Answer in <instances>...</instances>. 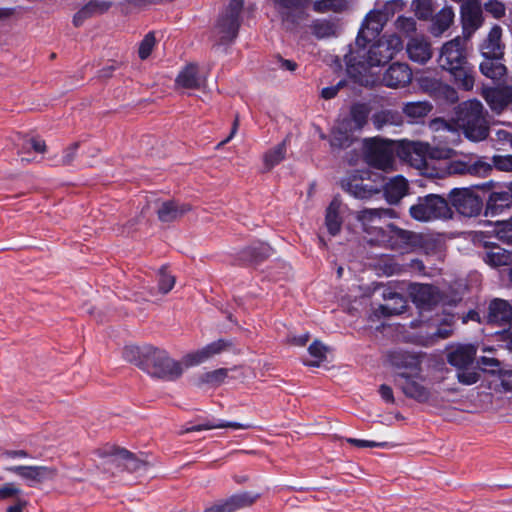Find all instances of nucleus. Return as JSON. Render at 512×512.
<instances>
[{
    "label": "nucleus",
    "mask_w": 512,
    "mask_h": 512,
    "mask_svg": "<svg viewBox=\"0 0 512 512\" xmlns=\"http://www.w3.org/2000/svg\"><path fill=\"white\" fill-rule=\"evenodd\" d=\"M243 4L244 0H231L227 11L219 18L215 32L223 43L231 41L236 37L239 27L238 17Z\"/></svg>",
    "instance_id": "9d476101"
},
{
    "label": "nucleus",
    "mask_w": 512,
    "mask_h": 512,
    "mask_svg": "<svg viewBox=\"0 0 512 512\" xmlns=\"http://www.w3.org/2000/svg\"><path fill=\"white\" fill-rule=\"evenodd\" d=\"M408 57L413 62L426 63L432 57V49L423 35L411 36L406 45Z\"/></svg>",
    "instance_id": "4be33fe9"
},
{
    "label": "nucleus",
    "mask_w": 512,
    "mask_h": 512,
    "mask_svg": "<svg viewBox=\"0 0 512 512\" xmlns=\"http://www.w3.org/2000/svg\"><path fill=\"white\" fill-rule=\"evenodd\" d=\"M395 26L398 31L407 36H410L412 33L416 31V22L411 17H399L396 20Z\"/></svg>",
    "instance_id": "3c124183"
},
{
    "label": "nucleus",
    "mask_w": 512,
    "mask_h": 512,
    "mask_svg": "<svg viewBox=\"0 0 512 512\" xmlns=\"http://www.w3.org/2000/svg\"><path fill=\"white\" fill-rule=\"evenodd\" d=\"M8 470L31 483L44 481L54 475V471L46 466H14Z\"/></svg>",
    "instance_id": "cd10ccee"
},
{
    "label": "nucleus",
    "mask_w": 512,
    "mask_h": 512,
    "mask_svg": "<svg viewBox=\"0 0 512 512\" xmlns=\"http://www.w3.org/2000/svg\"><path fill=\"white\" fill-rule=\"evenodd\" d=\"M478 364L482 367L484 371L495 372L499 369L500 363L496 358L493 357H481L478 360Z\"/></svg>",
    "instance_id": "13d9d810"
},
{
    "label": "nucleus",
    "mask_w": 512,
    "mask_h": 512,
    "mask_svg": "<svg viewBox=\"0 0 512 512\" xmlns=\"http://www.w3.org/2000/svg\"><path fill=\"white\" fill-rule=\"evenodd\" d=\"M348 207L339 197H334L326 208L325 226L332 236L340 233Z\"/></svg>",
    "instance_id": "a211bd4d"
},
{
    "label": "nucleus",
    "mask_w": 512,
    "mask_h": 512,
    "mask_svg": "<svg viewBox=\"0 0 512 512\" xmlns=\"http://www.w3.org/2000/svg\"><path fill=\"white\" fill-rule=\"evenodd\" d=\"M228 346L229 344L226 341L222 339L217 340L206 345L202 349L186 354L183 357V363L185 367H193L202 364L226 350Z\"/></svg>",
    "instance_id": "aec40b11"
},
{
    "label": "nucleus",
    "mask_w": 512,
    "mask_h": 512,
    "mask_svg": "<svg viewBox=\"0 0 512 512\" xmlns=\"http://www.w3.org/2000/svg\"><path fill=\"white\" fill-rule=\"evenodd\" d=\"M409 296L419 310H429L439 300L438 291L431 285L411 284Z\"/></svg>",
    "instance_id": "6ab92c4d"
},
{
    "label": "nucleus",
    "mask_w": 512,
    "mask_h": 512,
    "mask_svg": "<svg viewBox=\"0 0 512 512\" xmlns=\"http://www.w3.org/2000/svg\"><path fill=\"white\" fill-rule=\"evenodd\" d=\"M402 152L410 165L419 170L427 167L428 160L450 159L455 155V151L449 147H431L424 142H408Z\"/></svg>",
    "instance_id": "423d86ee"
},
{
    "label": "nucleus",
    "mask_w": 512,
    "mask_h": 512,
    "mask_svg": "<svg viewBox=\"0 0 512 512\" xmlns=\"http://www.w3.org/2000/svg\"><path fill=\"white\" fill-rule=\"evenodd\" d=\"M87 5H93L94 7L91 9L93 15L98 13H103L107 11L110 7V3L104 1H91Z\"/></svg>",
    "instance_id": "0e129e2a"
},
{
    "label": "nucleus",
    "mask_w": 512,
    "mask_h": 512,
    "mask_svg": "<svg viewBox=\"0 0 512 512\" xmlns=\"http://www.w3.org/2000/svg\"><path fill=\"white\" fill-rule=\"evenodd\" d=\"M412 72L405 63H394L386 71L383 81L388 87H402L410 83Z\"/></svg>",
    "instance_id": "393cba45"
},
{
    "label": "nucleus",
    "mask_w": 512,
    "mask_h": 512,
    "mask_svg": "<svg viewBox=\"0 0 512 512\" xmlns=\"http://www.w3.org/2000/svg\"><path fill=\"white\" fill-rule=\"evenodd\" d=\"M346 441L360 448H392L393 444L389 442H375L369 440H361L356 438H347Z\"/></svg>",
    "instance_id": "864d4df0"
},
{
    "label": "nucleus",
    "mask_w": 512,
    "mask_h": 512,
    "mask_svg": "<svg viewBox=\"0 0 512 512\" xmlns=\"http://www.w3.org/2000/svg\"><path fill=\"white\" fill-rule=\"evenodd\" d=\"M403 48L402 41L396 34L384 36L375 43L363 46H356L352 53L353 59L359 58L358 64L361 67L380 66L389 62Z\"/></svg>",
    "instance_id": "7ed1b4c3"
},
{
    "label": "nucleus",
    "mask_w": 512,
    "mask_h": 512,
    "mask_svg": "<svg viewBox=\"0 0 512 512\" xmlns=\"http://www.w3.org/2000/svg\"><path fill=\"white\" fill-rule=\"evenodd\" d=\"M103 464L123 465L129 470H138L144 462L134 457L129 451L114 446H105L97 451Z\"/></svg>",
    "instance_id": "ddd939ff"
},
{
    "label": "nucleus",
    "mask_w": 512,
    "mask_h": 512,
    "mask_svg": "<svg viewBox=\"0 0 512 512\" xmlns=\"http://www.w3.org/2000/svg\"><path fill=\"white\" fill-rule=\"evenodd\" d=\"M20 490L13 483H6L0 487V501L17 495Z\"/></svg>",
    "instance_id": "bf43d9fd"
},
{
    "label": "nucleus",
    "mask_w": 512,
    "mask_h": 512,
    "mask_svg": "<svg viewBox=\"0 0 512 512\" xmlns=\"http://www.w3.org/2000/svg\"><path fill=\"white\" fill-rule=\"evenodd\" d=\"M457 370V378L459 382L464 385H472L479 379V374L475 370L469 369L468 366L465 368H458Z\"/></svg>",
    "instance_id": "603ef678"
},
{
    "label": "nucleus",
    "mask_w": 512,
    "mask_h": 512,
    "mask_svg": "<svg viewBox=\"0 0 512 512\" xmlns=\"http://www.w3.org/2000/svg\"><path fill=\"white\" fill-rule=\"evenodd\" d=\"M501 384L506 391H512V372H504L501 375Z\"/></svg>",
    "instance_id": "774afa93"
},
{
    "label": "nucleus",
    "mask_w": 512,
    "mask_h": 512,
    "mask_svg": "<svg viewBox=\"0 0 512 512\" xmlns=\"http://www.w3.org/2000/svg\"><path fill=\"white\" fill-rule=\"evenodd\" d=\"M341 185L345 191L358 199L371 198L374 194L379 193L380 191L377 186L365 184L362 176H348L342 180Z\"/></svg>",
    "instance_id": "b1692460"
},
{
    "label": "nucleus",
    "mask_w": 512,
    "mask_h": 512,
    "mask_svg": "<svg viewBox=\"0 0 512 512\" xmlns=\"http://www.w3.org/2000/svg\"><path fill=\"white\" fill-rule=\"evenodd\" d=\"M285 155L286 145L284 142H282L265 153L263 157L264 164L268 169H271L279 164L284 159Z\"/></svg>",
    "instance_id": "79ce46f5"
},
{
    "label": "nucleus",
    "mask_w": 512,
    "mask_h": 512,
    "mask_svg": "<svg viewBox=\"0 0 512 512\" xmlns=\"http://www.w3.org/2000/svg\"><path fill=\"white\" fill-rule=\"evenodd\" d=\"M327 347L319 341H314L308 348V352L314 360L307 362L310 366H319L326 359Z\"/></svg>",
    "instance_id": "c03bdc74"
},
{
    "label": "nucleus",
    "mask_w": 512,
    "mask_h": 512,
    "mask_svg": "<svg viewBox=\"0 0 512 512\" xmlns=\"http://www.w3.org/2000/svg\"><path fill=\"white\" fill-rule=\"evenodd\" d=\"M488 322L495 325H506L512 319V307L501 299H494L489 305Z\"/></svg>",
    "instance_id": "c85d7f7f"
},
{
    "label": "nucleus",
    "mask_w": 512,
    "mask_h": 512,
    "mask_svg": "<svg viewBox=\"0 0 512 512\" xmlns=\"http://www.w3.org/2000/svg\"><path fill=\"white\" fill-rule=\"evenodd\" d=\"M431 111V105L427 102L407 103L403 112L411 119L417 120L426 116Z\"/></svg>",
    "instance_id": "a19ab883"
},
{
    "label": "nucleus",
    "mask_w": 512,
    "mask_h": 512,
    "mask_svg": "<svg viewBox=\"0 0 512 512\" xmlns=\"http://www.w3.org/2000/svg\"><path fill=\"white\" fill-rule=\"evenodd\" d=\"M313 33L318 38H326L334 34L335 28L334 25L325 20H318L313 23L312 26Z\"/></svg>",
    "instance_id": "de8ad7c7"
},
{
    "label": "nucleus",
    "mask_w": 512,
    "mask_h": 512,
    "mask_svg": "<svg viewBox=\"0 0 512 512\" xmlns=\"http://www.w3.org/2000/svg\"><path fill=\"white\" fill-rule=\"evenodd\" d=\"M408 192V183L402 176H396L389 180L385 186V196L389 203L399 202Z\"/></svg>",
    "instance_id": "c756f323"
},
{
    "label": "nucleus",
    "mask_w": 512,
    "mask_h": 512,
    "mask_svg": "<svg viewBox=\"0 0 512 512\" xmlns=\"http://www.w3.org/2000/svg\"><path fill=\"white\" fill-rule=\"evenodd\" d=\"M191 207L187 204H178L174 201H166L158 209L159 219L163 222H169L181 217L187 213Z\"/></svg>",
    "instance_id": "473e14b6"
},
{
    "label": "nucleus",
    "mask_w": 512,
    "mask_h": 512,
    "mask_svg": "<svg viewBox=\"0 0 512 512\" xmlns=\"http://www.w3.org/2000/svg\"><path fill=\"white\" fill-rule=\"evenodd\" d=\"M258 495L250 492H240L231 497L219 500L207 507L204 512H237L255 502Z\"/></svg>",
    "instance_id": "2eb2a0df"
},
{
    "label": "nucleus",
    "mask_w": 512,
    "mask_h": 512,
    "mask_svg": "<svg viewBox=\"0 0 512 512\" xmlns=\"http://www.w3.org/2000/svg\"><path fill=\"white\" fill-rule=\"evenodd\" d=\"M156 40L153 33H148L145 35V37L142 39V41L139 44L138 48V55L139 57L144 60L148 58L155 46Z\"/></svg>",
    "instance_id": "09e8293b"
},
{
    "label": "nucleus",
    "mask_w": 512,
    "mask_h": 512,
    "mask_svg": "<svg viewBox=\"0 0 512 512\" xmlns=\"http://www.w3.org/2000/svg\"><path fill=\"white\" fill-rule=\"evenodd\" d=\"M450 73L454 76L456 83L464 90H471L473 88L474 77L472 70L467 66V64Z\"/></svg>",
    "instance_id": "ea45409f"
},
{
    "label": "nucleus",
    "mask_w": 512,
    "mask_h": 512,
    "mask_svg": "<svg viewBox=\"0 0 512 512\" xmlns=\"http://www.w3.org/2000/svg\"><path fill=\"white\" fill-rule=\"evenodd\" d=\"M369 113V108L364 104L352 106L349 115L339 120L333 128L330 139L331 147H348L353 141L354 133L366 125Z\"/></svg>",
    "instance_id": "20e7f679"
},
{
    "label": "nucleus",
    "mask_w": 512,
    "mask_h": 512,
    "mask_svg": "<svg viewBox=\"0 0 512 512\" xmlns=\"http://www.w3.org/2000/svg\"><path fill=\"white\" fill-rule=\"evenodd\" d=\"M384 217H393V211L390 209L367 208L355 213V218L361 224L363 230L369 235H374L372 238L379 236V231L383 230L379 227V224Z\"/></svg>",
    "instance_id": "4468645a"
},
{
    "label": "nucleus",
    "mask_w": 512,
    "mask_h": 512,
    "mask_svg": "<svg viewBox=\"0 0 512 512\" xmlns=\"http://www.w3.org/2000/svg\"><path fill=\"white\" fill-rule=\"evenodd\" d=\"M454 12L451 7L442 8L432 19L430 32L432 35L441 36L453 23Z\"/></svg>",
    "instance_id": "7c9ffc66"
},
{
    "label": "nucleus",
    "mask_w": 512,
    "mask_h": 512,
    "mask_svg": "<svg viewBox=\"0 0 512 512\" xmlns=\"http://www.w3.org/2000/svg\"><path fill=\"white\" fill-rule=\"evenodd\" d=\"M501 38L502 28L499 25H494L480 45L481 55L484 58H501L505 49Z\"/></svg>",
    "instance_id": "412c9836"
},
{
    "label": "nucleus",
    "mask_w": 512,
    "mask_h": 512,
    "mask_svg": "<svg viewBox=\"0 0 512 512\" xmlns=\"http://www.w3.org/2000/svg\"><path fill=\"white\" fill-rule=\"evenodd\" d=\"M404 3L401 0H392L382 10L369 12L362 24L356 38V46H363L373 42L382 31L385 23L395 12L402 10Z\"/></svg>",
    "instance_id": "39448f33"
},
{
    "label": "nucleus",
    "mask_w": 512,
    "mask_h": 512,
    "mask_svg": "<svg viewBox=\"0 0 512 512\" xmlns=\"http://www.w3.org/2000/svg\"><path fill=\"white\" fill-rule=\"evenodd\" d=\"M124 357L127 361L134 363L148 375L164 380H175L180 377L187 367L181 361L169 356L162 349L152 346L134 347L129 346L124 350Z\"/></svg>",
    "instance_id": "f03ea898"
},
{
    "label": "nucleus",
    "mask_w": 512,
    "mask_h": 512,
    "mask_svg": "<svg viewBox=\"0 0 512 512\" xmlns=\"http://www.w3.org/2000/svg\"><path fill=\"white\" fill-rule=\"evenodd\" d=\"M207 72L196 64L186 65L177 75L175 83L178 88L198 89L205 85Z\"/></svg>",
    "instance_id": "f3484780"
},
{
    "label": "nucleus",
    "mask_w": 512,
    "mask_h": 512,
    "mask_svg": "<svg viewBox=\"0 0 512 512\" xmlns=\"http://www.w3.org/2000/svg\"><path fill=\"white\" fill-rule=\"evenodd\" d=\"M312 8L316 13H342L350 8L349 0H314Z\"/></svg>",
    "instance_id": "72a5a7b5"
},
{
    "label": "nucleus",
    "mask_w": 512,
    "mask_h": 512,
    "mask_svg": "<svg viewBox=\"0 0 512 512\" xmlns=\"http://www.w3.org/2000/svg\"><path fill=\"white\" fill-rule=\"evenodd\" d=\"M229 371L226 368H219L206 372L202 375V381L210 385H220L227 378Z\"/></svg>",
    "instance_id": "49530a36"
},
{
    "label": "nucleus",
    "mask_w": 512,
    "mask_h": 512,
    "mask_svg": "<svg viewBox=\"0 0 512 512\" xmlns=\"http://www.w3.org/2000/svg\"><path fill=\"white\" fill-rule=\"evenodd\" d=\"M221 428H232L235 430L248 429V428H250V425L239 423V422H228V421L219 420L217 422H208L205 424L192 426V427L188 428L186 431L190 432V431H201V430L221 429Z\"/></svg>",
    "instance_id": "58836bf2"
},
{
    "label": "nucleus",
    "mask_w": 512,
    "mask_h": 512,
    "mask_svg": "<svg viewBox=\"0 0 512 512\" xmlns=\"http://www.w3.org/2000/svg\"><path fill=\"white\" fill-rule=\"evenodd\" d=\"M486 232L493 233L499 240L512 244V218L509 221L496 222L492 230Z\"/></svg>",
    "instance_id": "37998d69"
},
{
    "label": "nucleus",
    "mask_w": 512,
    "mask_h": 512,
    "mask_svg": "<svg viewBox=\"0 0 512 512\" xmlns=\"http://www.w3.org/2000/svg\"><path fill=\"white\" fill-rule=\"evenodd\" d=\"M438 61L439 65L449 72L455 71L466 65L464 40L460 37H456L445 43L441 49Z\"/></svg>",
    "instance_id": "f8f14e48"
},
{
    "label": "nucleus",
    "mask_w": 512,
    "mask_h": 512,
    "mask_svg": "<svg viewBox=\"0 0 512 512\" xmlns=\"http://www.w3.org/2000/svg\"><path fill=\"white\" fill-rule=\"evenodd\" d=\"M412 8L419 19H428L433 11L432 0H413Z\"/></svg>",
    "instance_id": "a18cd8bd"
},
{
    "label": "nucleus",
    "mask_w": 512,
    "mask_h": 512,
    "mask_svg": "<svg viewBox=\"0 0 512 512\" xmlns=\"http://www.w3.org/2000/svg\"><path fill=\"white\" fill-rule=\"evenodd\" d=\"M447 201L435 194L419 197L417 202L409 208L410 216L418 222H430L450 216Z\"/></svg>",
    "instance_id": "0eeeda50"
},
{
    "label": "nucleus",
    "mask_w": 512,
    "mask_h": 512,
    "mask_svg": "<svg viewBox=\"0 0 512 512\" xmlns=\"http://www.w3.org/2000/svg\"><path fill=\"white\" fill-rule=\"evenodd\" d=\"M363 148L368 164L382 170L392 169L394 164V147L392 142L379 138L365 139Z\"/></svg>",
    "instance_id": "6e6552de"
},
{
    "label": "nucleus",
    "mask_w": 512,
    "mask_h": 512,
    "mask_svg": "<svg viewBox=\"0 0 512 512\" xmlns=\"http://www.w3.org/2000/svg\"><path fill=\"white\" fill-rule=\"evenodd\" d=\"M476 352L477 348L474 345H457L451 348L447 360L457 369L465 368L473 362Z\"/></svg>",
    "instance_id": "bb28decb"
},
{
    "label": "nucleus",
    "mask_w": 512,
    "mask_h": 512,
    "mask_svg": "<svg viewBox=\"0 0 512 512\" xmlns=\"http://www.w3.org/2000/svg\"><path fill=\"white\" fill-rule=\"evenodd\" d=\"M372 121L377 129H381L386 124L396 123L394 120V114L391 111H381L376 113L373 115Z\"/></svg>",
    "instance_id": "5fc2aeb1"
},
{
    "label": "nucleus",
    "mask_w": 512,
    "mask_h": 512,
    "mask_svg": "<svg viewBox=\"0 0 512 512\" xmlns=\"http://www.w3.org/2000/svg\"><path fill=\"white\" fill-rule=\"evenodd\" d=\"M386 303L382 306L385 315H398L406 308V300L397 293H384Z\"/></svg>",
    "instance_id": "4c0bfd02"
},
{
    "label": "nucleus",
    "mask_w": 512,
    "mask_h": 512,
    "mask_svg": "<svg viewBox=\"0 0 512 512\" xmlns=\"http://www.w3.org/2000/svg\"><path fill=\"white\" fill-rule=\"evenodd\" d=\"M287 27L296 23V18L303 15L302 8L307 0H273Z\"/></svg>",
    "instance_id": "a878e982"
},
{
    "label": "nucleus",
    "mask_w": 512,
    "mask_h": 512,
    "mask_svg": "<svg viewBox=\"0 0 512 512\" xmlns=\"http://www.w3.org/2000/svg\"><path fill=\"white\" fill-rule=\"evenodd\" d=\"M379 393L385 402H387V403L394 402L393 391L389 386L381 385L380 389H379Z\"/></svg>",
    "instance_id": "69168bd1"
},
{
    "label": "nucleus",
    "mask_w": 512,
    "mask_h": 512,
    "mask_svg": "<svg viewBox=\"0 0 512 512\" xmlns=\"http://www.w3.org/2000/svg\"><path fill=\"white\" fill-rule=\"evenodd\" d=\"M24 148L27 150L33 149L37 153H44L46 145L42 140L30 139L26 142Z\"/></svg>",
    "instance_id": "680f3d73"
},
{
    "label": "nucleus",
    "mask_w": 512,
    "mask_h": 512,
    "mask_svg": "<svg viewBox=\"0 0 512 512\" xmlns=\"http://www.w3.org/2000/svg\"><path fill=\"white\" fill-rule=\"evenodd\" d=\"M433 132H446L449 135L443 138L446 141L456 142L459 130H463L465 136L472 141L484 140L488 135V127L483 116V106L478 100H469L459 106L457 118L447 122L437 118L430 122Z\"/></svg>",
    "instance_id": "f257e3e1"
},
{
    "label": "nucleus",
    "mask_w": 512,
    "mask_h": 512,
    "mask_svg": "<svg viewBox=\"0 0 512 512\" xmlns=\"http://www.w3.org/2000/svg\"><path fill=\"white\" fill-rule=\"evenodd\" d=\"M494 164L499 170L510 171L512 170V156H496Z\"/></svg>",
    "instance_id": "052dcab7"
},
{
    "label": "nucleus",
    "mask_w": 512,
    "mask_h": 512,
    "mask_svg": "<svg viewBox=\"0 0 512 512\" xmlns=\"http://www.w3.org/2000/svg\"><path fill=\"white\" fill-rule=\"evenodd\" d=\"M482 95L491 110L496 113L502 112L508 106L504 88H485Z\"/></svg>",
    "instance_id": "2f4dec72"
},
{
    "label": "nucleus",
    "mask_w": 512,
    "mask_h": 512,
    "mask_svg": "<svg viewBox=\"0 0 512 512\" xmlns=\"http://www.w3.org/2000/svg\"><path fill=\"white\" fill-rule=\"evenodd\" d=\"M342 86H343V82L340 81L336 86L325 87L321 91V96L324 99H331L337 95L340 87H342Z\"/></svg>",
    "instance_id": "e2e57ef3"
},
{
    "label": "nucleus",
    "mask_w": 512,
    "mask_h": 512,
    "mask_svg": "<svg viewBox=\"0 0 512 512\" xmlns=\"http://www.w3.org/2000/svg\"><path fill=\"white\" fill-rule=\"evenodd\" d=\"M461 18L463 29L469 37L483 22L481 7L476 0H468L462 5Z\"/></svg>",
    "instance_id": "5701e85b"
},
{
    "label": "nucleus",
    "mask_w": 512,
    "mask_h": 512,
    "mask_svg": "<svg viewBox=\"0 0 512 512\" xmlns=\"http://www.w3.org/2000/svg\"><path fill=\"white\" fill-rule=\"evenodd\" d=\"M452 202L459 213L468 217L477 215L482 209L481 199L468 189L453 191Z\"/></svg>",
    "instance_id": "dca6fc26"
},
{
    "label": "nucleus",
    "mask_w": 512,
    "mask_h": 512,
    "mask_svg": "<svg viewBox=\"0 0 512 512\" xmlns=\"http://www.w3.org/2000/svg\"><path fill=\"white\" fill-rule=\"evenodd\" d=\"M485 10L494 18L500 19L505 15V5L498 0H490L484 5Z\"/></svg>",
    "instance_id": "6e6d98bb"
},
{
    "label": "nucleus",
    "mask_w": 512,
    "mask_h": 512,
    "mask_svg": "<svg viewBox=\"0 0 512 512\" xmlns=\"http://www.w3.org/2000/svg\"><path fill=\"white\" fill-rule=\"evenodd\" d=\"M175 285V277L165 270H161L158 280V290L162 294H167Z\"/></svg>",
    "instance_id": "8fccbe9b"
},
{
    "label": "nucleus",
    "mask_w": 512,
    "mask_h": 512,
    "mask_svg": "<svg viewBox=\"0 0 512 512\" xmlns=\"http://www.w3.org/2000/svg\"><path fill=\"white\" fill-rule=\"evenodd\" d=\"M401 388L406 396L413 398L419 402L429 400L430 393L428 389L421 384L420 368L416 360L400 373Z\"/></svg>",
    "instance_id": "1a4fd4ad"
},
{
    "label": "nucleus",
    "mask_w": 512,
    "mask_h": 512,
    "mask_svg": "<svg viewBox=\"0 0 512 512\" xmlns=\"http://www.w3.org/2000/svg\"><path fill=\"white\" fill-rule=\"evenodd\" d=\"M380 235L371 238L372 241L388 245L393 249H407L418 241V235L414 232L388 225L385 230L379 231Z\"/></svg>",
    "instance_id": "9b49d317"
},
{
    "label": "nucleus",
    "mask_w": 512,
    "mask_h": 512,
    "mask_svg": "<svg viewBox=\"0 0 512 512\" xmlns=\"http://www.w3.org/2000/svg\"><path fill=\"white\" fill-rule=\"evenodd\" d=\"M499 60L500 58H485L480 64L481 73L493 80H500L506 74V67Z\"/></svg>",
    "instance_id": "e433bc0d"
},
{
    "label": "nucleus",
    "mask_w": 512,
    "mask_h": 512,
    "mask_svg": "<svg viewBox=\"0 0 512 512\" xmlns=\"http://www.w3.org/2000/svg\"><path fill=\"white\" fill-rule=\"evenodd\" d=\"M3 455L8 459H25L29 457L25 450H9L6 451Z\"/></svg>",
    "instance_id": "338daca9"
},
{
    "label": "nucleus",
    "mask_w": 512,
    "mask_h": 512,
    "mask_svg": "<svg viewBox=\"0 0 512 512\" xmlns=\"http://www.w3.org/2000/svg\"><path fill=\"white\" fill-rule=\"evenodd\" d=\"M445 327L444 328H436L433 324L427 325V332L426 335L421 337L419 340L421 344L423 345H430L434 343V340L436 338H447L451 334V324L453 322V316L447 317L445 320Z\"/></svg>",
    "instance_id": "f704fd0d"
},
{
    "label": "nucleus",
    "mask_w": 512,
    "mask_h": 512,
    "mask_svg": "<svg viewBox=\"0 0 512 512\" xmlns=\"http://www.w3.org/2000/svg\"><path fill=\"white\" fill-rule=\"evenodd\" d=\"M484 261L491 267H500L511 264L512 255L510 252L499 246H492L485 254Z\"/></svg>",
    "instance_id": "c9c22d12"
},
{
    "label": "nucleus",
    "mask_w": 512,
    "mask_h": 512,
    "mask_svg": "<svg viewBox=\"0 0 512 512\" xmlns=\"http://www.w3.org/2000/svg\"><path fill=\"white\" fill-rule=\"evenodd\" d=\"M93 5H85L81 8L73 17V24L78 27L80 26L87 18L93 16L91 9Z\"/></svg>",
    "instance_id": "4d7b16f0"
}]
</instances>
